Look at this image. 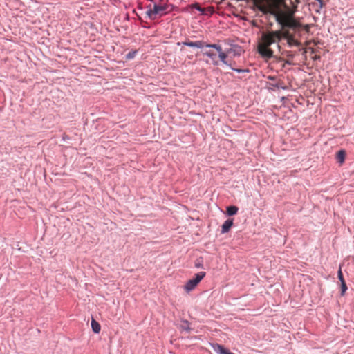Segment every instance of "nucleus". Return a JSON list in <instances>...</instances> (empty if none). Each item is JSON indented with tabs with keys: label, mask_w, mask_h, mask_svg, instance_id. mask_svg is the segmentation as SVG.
Instances as JSON below:
<instances>
[{
	"label": "nucleus",
	"mask_w": 354,
	"mask_h": 354,
	"mask_svg": "<svg viewBox=\"0 0 354 354\" xmlns=\"http://www.w3.org/2000/svg\"><path fill=\"white\" fill-rule=\"evenodd\" d=\"M198 283H196L192 279L188 280L185 285L184 286V289L187 292H189L193 290L196 286Z\"/></svg>",
	"instance_id": "9"
},
{
	"label": "nucleus",
	"mask_w": 354,
	"mask_h": 354,
	"mask_svg": "<svg viewBox=\"0 0 354 354\" xmlns=\"http://www.w3.org/2000/svg\"><path fill=\"white\" fill-rule=\"evenodd\" d=\"M210 345L212 349L217 354H234V353L225 348L223 345L218 343H211Z\"/></svg>",
	"instance_id": "5"
},
{
	"label": "nucleus",
	"mask_w": 354,
	"mask_h": 354,
	"mask_svg": "<svg viewBox=\"0 0 354 354\" xmlns=\"http://www.w3.org/2000/svg\"><path fill=\"white\" fill-rule=\"evenodd\" d=\"M207 48H213L215 50H216V52L218 53V57L221 59V61L224 64L228 65L227 62L226 60V59L227 57V53L223 51V49H222V47L221 45L216 44H209V45H207Z\"/></svg>",
	"instance_id": "4"
},
{
	"label": "nucleus",
	"mask_w": 354,
	"mask_h": 354,
	"mask_svg": "<svg viewBox=\"0 0 354 354\" xmlns=\"http://www.w3.org/2000/svg\"><path fill=\"white\" fill-rule=\"evenodd\" d=\"M239 208L235 205H229L226 207V214L229 216H234L237 214Z\"/></svg>",
	"instance_id": "11"
},
{
	"label": "nucleus",
	"mask_w": 354,
	"mask_h": 354,
	"mask_svg": "<svg viewBox=\"0 0 354 354\" xmlns=\"http://www.w3.org/2000/svg\"><path fill=\"white\" fill-rule=\"evenodd\" d=\"M209 50H206L203 52V55L209 57L212 60V64L214 66L218 65V61L216 59V54L218 53L212 48H209Z\"/></svg>",
	"instance_id": "7"
},
{
	"label": "nucleus",
	"mask_w": 354,
	"mask_h": 354,
	"mask_svg": "<svg viewBox=\"0 0 354 354\" xmlns=\"http://www.w3.org/2000/svg\"><path fill=\"white\" fill-rule=\"evenodd\" d=\"M313 42L315 44H316V43H315V41H310H310H306V43H305V44H306V46H309V45H310V44H311V43H313Z\"/></svg>",
	"instance_id": "21"
},
{
	"label": "nucleus",
	"mask_w": 354,
	"mask_h": 354,
	"mask_svg": "<svg viewBox=\"0 0 354 354\" xmlns=\"http://www.w3.org/2000/svg\"><path fill=\"white\" fill-rule=\"evenodd\" d=\"M206 273L205 272H199L194 274L192 279L196 283H199L200 281L205 277Z\"/></svg>",
	"instance_id": "12"
},
{
	"label": "nucleus",
	"mask_w": 354,
	"mask_h": 354,
	"mask_svg": "<svg viewBox=\"0 0 354 354\" xmlns=\"http://www.w3.org/2000/svg\"><path fill=\"white\" fill-rule=\"evenodd\" d=\"M336 155H346V151L344 150H343V149L339 150L336 153Z\"/></svg>",
	"instance_id": "20"
},
{
	"label": "nucleus",
	"mask_w": 354,
	"mask_h": 354,
	"mask_svg": "<svg viewBox=\"0 0 354 354\" xmlns=\"http://www.w3.org/2000/svg\"><path fill=\"white\" fill-rule=\"evenodd\" d=\"M195 267H196L197 268H203V261L197 259L196 262L195 263Z\"/></svg>",
	"instance_id": "17"
},
{
	"label": "nucleus",
	"mask_w": 354,
	"mask_h": 354,
	"mask_svg": "<svg viewBox=\"0 0 354 354\" xmlns=\"http://www.w3.org/2000/svg\"><path fill=\"white\" fill-rule=\"evenodd\" d=\"M337 278L339 280L340 283L342 281H345L344 276H343V273L342 272L341 267H339V268L337 271Z\"/></svg>",
	"instance_id": "16"
},
{
	"label": "nucleus",
	"mask_w": 354,
	"mask_h": 354,
	"mask_svg": "<svg viewBox=\"0 0 354 354\" xmlns=\"http://www.w3.org/2000/svg\"><path fill=\"white\" fill-rule=\"evenodd\" d=\"M183 45L189 46V47H196L198 48H203V47L207 48V45H209V44H206L203 41H192L189 40H186L183 41Z\"/></svg>",
	"instance_id": "6"
},
{
	"label": "nucleus",
	"mask_w": 354,
	"mask_h": 354,
	"mask_svg": "<svg viewBox=\"0 0 354 354\" xmlns=\"http://www.w3.org/2000/svg\"><path fill=\"white\" fill-rule=\"evenodd\" d=\"M233 225V219L228 218L227 219L222 225L221 226V233L225 234L228 232Z\"/></svg>",
	"instance_id": "8"
},
{
	"label": "nucleus",
	"mask_w": 354,
	"mask_h": 354,
	"mask_svg": "<svg viewBox=\"0 0 354 354\" xmlns=\"http://www.w3.org/2000/svg\"><path fill=\"white\" fill-rule=\"evenodd\" d=\"M336 158H337V162L339 165H342L344 162L345 159H346V156H336Z\"/></svg>",
	"instance_id": "18"
},
{
	"label": "nucleus",
	"mask_w": 354,
	"mask_h": 354,
	"mask_svg": "<svg viewBox=\"0 0 354 354\" xmlns=\"http://www.w3.org/2000/svg\"><path fill=\"white\" fill-rule=\"evenodd\" d=\"M313 58V59H320V56L319 55H315Z\"/></svg>",
	"instance_id": "22"
},
{
	"label": "nucleus",
	"mask_w": 354,
	"mask_h": 354,
	"mask_svg": "<svg viewBox=\"0 0 354 354\" xmlns=\"http://www.w3.org/2000/svg\"><path fill=\"white\" fill-rule=\"evenodd\" d=\"M254 6L263 14L270 12L282 28V39L289 46H300L301 24L294 17L299 0H252Z\"/></svg>",
	"instance_id": "1"
},
{
	"label": "nucleus",
	"mask_w": 354,
	"mask_h": 354,
	"mask_svg": "<svg viewBox=\"0 0 354 354\" xmlns=\"http://www.w3.org/2000/svg\"><path fill=\"white\" fill-rule=\"evenodd\" d=\"M136 53V51H133V52H129L127 55V59H132L134 57Z\"/></svg>",
	"instance_id": "19"
},
{
	"label": "nucleus",
	"mask_w": 354,
	"mask_h": 354,
	"mask_svg": "<svg viewBox=\"0 0 354 354\" xmlns=\"http://www.w3.org/2000/svg\"><path fill=\"white\" fill-rule=\"evenodd\" d=\"M232 69H233V70H235V71H237L238 73H241V72H242V71H242V70H241V69H234V68H232Z\"/></svg>",
	"instance_id": "24"
},
{
	"label": "nucleus",
	"mask_w": 354,
	"mask_h": 354,
	"mask_svg": "<svg viewBox=\"0 0 354 354\" xmlns=\"http://www.w3.org/2000/svg\"><path fill=\"white\" fill-rule=\"evenodd\" d=\"M309 49L311 51V54H314L315 53V49L314 48H309Z\"/></svg>",
	"instance_id": "23"
},
{
	"label": "nucleus",
	"mask_w": 354,
	"mask_h": 354,
	"mask_svg": "<svg viewBox=\"0 0 354 354\" xmlns=\"http://www.w3.org/2000/svg\"><path fill=\"white\" fill-rule=\"evenodd\" d=\"M91 325L94 333L97 334L100 332L101 326L94 318H92Z\"/></svg>",
	"instance_id": "10"
},
{
	"label": "nucleus",
	"mask_w": 354,
	"mask_h": 354,
	"mask_svg": "<svg viewBox=\"0 0 354 354\" xmlns=\"http://www.w3.org/2000/svg\"><path fill=\"white\" fill-rule=\"evenodd\" d=\"M312 26H313V24H301V36L303 35V32L308 35L310 33V29Z\"/></svg>",
	"instance_id": "14"
},
{
	"label": "nucleus",
	"mask_w": 354,
	"mask_h": 354,
	"mask_svg": "<svg viewBox=\"0 0 354 354\" xmlns=\"http://www.w3.org/2000/svg\"><path fill=\"white\" fill-rule=\"evenodd\" d=\"M167 6L166 3L160 2V3H154L152 6L149 5L147 11V15L151 19H155L158 15H162L166 12Z\"/></svg>",
	"instance_id": "3"
},
{
	"label": "nucleus",
	"mask_w": 354,
	"mask_h": 354,
	"mask_svg": "<svg viewBox=\"0 0 354 354\" xmlns=\"http://www.w3.org/2000/svg\"><path fill=\"white\" fill-rule=\"evenodd\" d=\"M282 39V28L278 30L266 31L262 33L261 41L258 44V53L266 59L273 57V50L270 46Z\"/></svg>",
	"instance_id": "2"
},
{
	"label": "nucleus",
	"mask_w": 354,
	"mask_h": 354,
	"mask_svg": "<svg viewBox=\"0 0 354 354\" xmlns=\"http://www.w3.org/2000/svg\"><path fill=\"white\" fill-rule=\"evenodd\" d=\"M180 328L183 330H185L187 333L191 331V328L189 327V322L187 320H182V324H180Z\"/></svg>",
	"instance_id": "13"
},
{
	"label": "nucleus",
	"mask_w": 354,
	"mask_h": 354,
	"mask_svg": "<svg viewBox=\"0 0 354 354\" xmlns=\"http://www.w3.org/2000/svg\"><path fill=\"white\" fill-rule=\"evenodd\" d=\"M348 288L346 283V281L341 282V295L343 296L346 291L347 290Z\"/></svg>",
	"instance_id": "15"
}]
</instances>
